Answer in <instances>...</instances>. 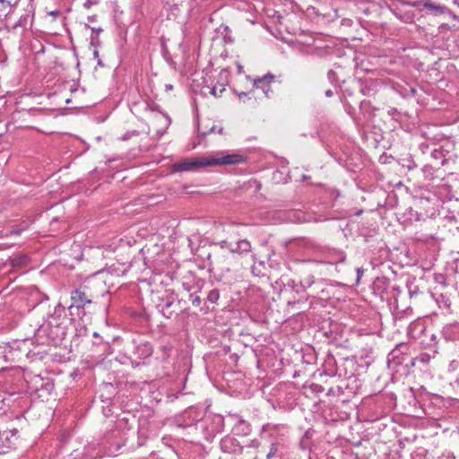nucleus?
I'll list each match as a JSON object with an SVG mask.
<instances>
[{"instance_id": "nucleus-1", "label": "nucleus", "mask_w": 459, "mask_h": 459, "mask_svg": "<svg viewBox=\"0 0 459 459\" xmlns=\"http://www.w3.org/2000/svg\"><path fill=\"white\" fill-rule=\"evenodd\" d=\"M82 285L94 304L100 303V299H105L109 294L106 281L99 274L88 277Z\"/></svg>"}, {"instance_id": "nucleus-2", "label": "nucleus", "mask_w": 459, "mask_h": 459, "mask_svg": "<svg viewBox=\"0 0 459 459\" xmlns=\"http://www.w3.org/2000/svg\"><path fill=\"white\" fill-rule=\"evenodd\" d=\"M260 443L258 440H252L247 446H240L239 442L232 437H225L221 441V448L224 453L228 454H252L255 455V459L257 457V449L259 448Z\"/></svg>"}, {"instance_id": "nucleus-3", "label": "nucleus", "mask_w": 459, "mask_h": 459, "mask_svg": "<svg viewBox=\"0 0 459 459\" xmlns=\"http://www.w3.org/2000/svg\"><path fill=\"white\" fill-rule=\"evenodd\" d=\"M33 0H18L14 3V12L19 14L17 25L22 28L31 26L34 19Z\"/></svg>"}, {"instance_id": "nucleus-4", "label": "nucleus", "mask_w": 459, "mask_h": 459, "mask_svg": "<svg viewBox=\"0 0 459 459\" xmlns=\"http://www.w3.org/2000/svg\"><path fill=\"white\" fill-rule=\"evenodd\" d=\"M176 299L177 297L171 293L161 299V300L164 302L163 305H158L159 307H160V311L166 318L176 317L186 310V307L181 306L182 299H178L177 301Z\"/></svg>"}, {"instance_id": "nucleus-5", "label": "nucleus", "mask_w": 459, "mask_h": 459, "mask_svg": "<svg viewBox=\"0 0 459 459\" xmlns=\"http://www.w3.org/2000/svg\"><path fill=\"white\" fill-rule=\"evenodd\" d=\"M210 166V157L203 156L193 159H184L173 164L174 171H195Z\"/></svg>"}, {"instance_id": "nucleus-6", "label": "nucleus", "mask_w": 459, "mask_h": 459, "mask_svg": "<svg viewBox=\"0 0 459 459\" xmlns=\"http://www.w3.org/2000/svg\"><path fill=\"white\" fill-rule=\"evenodd\" d=\"M84 287L81 284L80 287L71 292L72 304L69 306L68 310L71 315L74 314V309L84 308L88 304H94Z\"/></svg>"}, {"instance_id": "nucleus-7", "label": "nucleus", "mask_w": 459, "mask_h": 459, "mask_svg": "<svg viewBox=\"0 0 459 459\" xmlns=\"http://www.w3.org/2000/svg\"><path fill=\"white\" fill-rule=\"evenodd\" d=\"M247 158L239 153L221 154V156L210 157V166L238 165L244 163Z\"/></svg>"}, {"instance_id": "nucleus-8", "label": "nucleus", "mask_w": 459, "mask_h": 459, "mask_svg": "<svg viewBox=\"0 0 459 459\" xmlns=\"http://www.w3.org/2000/svg\"><path fill=\"white\" fill-rule=\"evenodd\" d=\"M274 75L271 73L264 75L263 77H258L254 80L253 86L256 89H261L264 95L269 98L270 94L273 93L271 90V82L273 81Z\"/></svg>"}, {"instance_id": "nucleus-9", "label": "nucleus", "mask_w": 459, "mask_h": 459, "mask_svg": "<svg viewBox=\"0 0 459 459\" xmlns=\"http://www.w3.org/2000/svg\"><path fill=\"white\" fill-rule=\"evenodd\" d=\"M408 350V346L403 343H400L397 345L389 354H388V363L394 364L395 366L401 365L403 362V356L405 351Z\"/></svg>"}, {"instance_id": "nucleus-10", "label": "nucleus", "mask_w": 459, "mask_h": 459, "mask_svg": "<svg viewBox=\"0 0 459 459\" xmlns=\"http://www.w3.org/2000/svg\"><path fill=\"white\" fill-rule=\"evenodd\" d=\"M251 250V244L247 239L238 240L234 244V247H230L231 253L243 254Z\"/></svg>"}, {"instance_id": "nucleus-11", "label": "nucleus", "mask_w": 459, "mask_h": 459, "mask_svg": "<svg viewBox=\"0 0 459 459\" xmlns=\"http://www.w3.org/2000/svg\"><path fill=\"white\" fill-rule=\"evenodd\" d=\"M251 425L242 419H239L234 427L237 435L247 436L251 433Z\"/></svg>"}, {"instance_id": "nucleus-12", "label": "nucleus", "mask_w": 459, "mask_h": 459, "mask_svg": "<svg viewBox=\"0 0 459 459\" xmlns=\"http://www.w3.org/2000/svg\"><path fill=\"white\" fill-rule=\"evenodd\" d=\"M10 265L13 268L21 269L25 267L29 263V257L27 255H20L13 257L9 260Z\"/></svg>"}, {"instance_id": "nucleus-13", "label": "nucleus", "mask_w": 459, "mask_h": 459, "mask_svg": "<svg viewBox=\"0 0 459 459\" xmlns=\"http://www.w3.org/2000/svg\"><path fill=\"white\" fill-rule=\"evenodd\" d=\"M152 346L149 342H145L136 346L135 353L139 357L147 358L152 354Z\"/></svg>"}, {"instance_id": "nucleus-14", "label": "nucleus", "mask_w": 459, "mask_h": 459, "mask_svg": "<svg viewBox=\"0 0 459 459\" xmlns=\"http://www.w3.org/2000/svg\"><path fill=\"white\" fill-rule=\"evenodd\" d=\"M11 13H14V4L10 0H0V18L6 17Z\"/></svg>"}, {"instance_id": "nucleus-15", "label": "nucleus", "mask_w": 459, "mask_h": 459, "mask_svg": "<svg viewBox=\"0 0 459 459\" xmlns=\"http://www.w3.org/2000/svg\"><path fill=\"white\" fill-rule=\"evenodd\" d=\"M431 159H432L431 163H437L438 169L441 166H444L447 162V160L445 158L443 152L440 150H434L431 152Z\"/></svg>"}, {"instance_id": "nucleus-16", "label": "nucleus", "mask_w": 459, "mask_h": 459, "mask_svg": "<svg viewBox=\"0 0 459 459\" xmlns=\"http://www.w3.org/2000/svg\"><path fill=\"white\" fill-rule=\"evenodd\" d=\"M91 45L93 47H97L100 45L99 34L102 32L101 28H91Z\"/></svg>"}, {"instance_id": "nucleus-17", "label": "nucleus", "mask_w": 459, "mask_h": 459, "mask_svg": "<svg viewBox=\"0 0 459 459\" xmlns=\"http://www.w3.org/2000/svg\"><path fill=\"white\" fill-rule=\"evenodd\" d=\"M9 432L7 430L0 431V449L9 446Z\"/></svg>"}, {"instance_id": "nucleus-18", "label": "nucleus", "mask_w": 459, "mask_h": 459, "mask_svg": "<svg viewBox=\"0 0 459 459\" xmlns=\"http://www.w3.org/2000/svg\"><path fill=\"white\" fill-rule=\"evenodd\" d=\"M436 169H438V164L437 163H429V164H426L423 168H422V171L427 175V176H432L433 175V171L436 170Z\"/></svg>"}, {"instance_id": "nucleus-19", "label": "nucleus", "mask_w": 459, "mask_h": 459, "mask_svg": "<svg viewBox=\"0 0 459 459\" xmlns=\"http://www.w3.org/2000/svg\"><path fill=\"white\" fill-rule=\"evenodd\" d=\"M219 290L217 289H212V290L209 291L207 295V300L210 301L211 303H215L219 299Z\"/></svg>"}, {"instance_id": "nucleus-20", "label": "nucleus", "mask_w": 459, "mask_h": 459, "mask_svg": "<svg viewBox=\"0 0 459 459\" xmlns=\"http://www.w3.org/2000/svg\"><path fill=\"white\" fill-rule=\"evenodd\" d=\"M279 453V445L273 443L270 447V451L266 455L267 459H272Z\"/></svg>"}, {"instance_id": "nucleus-21", "label": "nucleus", "mask_w": 459, "mask_h": 459, "mask_svg": "<svg viewBox=\"0 0 459 459\" xmlns=\"http://www.w3.org/2000/svg\"><path fill=\"white\" fill-rule=\"evenodd\" d=\"M28 228V225L25 224L22 227L19 226H13L10 230V234L12 235H20L23 230H25Z\"/></svg>"}, {"instance_id": "nucleus-22", "label": "nucleus", "mask_w": 459, "mask_h": 459, "mask_svg": "<svg viewBox=\"0 0 459 459\" xmlns=\"http://www.w3.org/2000/svg\"><path fill=\"white\" fill-rule=\"evenodd\" d=\"M314 283V276L311 274L307 275L303 280H301V285L303 287H310Z\"/></svg>"}, {"instance_id": "nucleus-23", "label": "nucleus", "mask_w": 459, "mask_h": 459, "mask_svg": "<svg viewBox=\"0 0 459 459\" xmlns=\"http://www.w3.org/2000/svg\"><path fill=\"white\" fill-rule=\"evenodd\" d=\"M207 259L210 261L209 265L212 267H221V261L214 257V259H212V255L209 254L207 255Z\"/></svg>"}, {"instance_id": "nucleus-24", "label": "nucleus", "mask_w": 459, "mask_h": 459, "mask_svg": "<svg viewBox=\"0 0 459 459\" xmlns=\"http://www.w3.org/2000/svg\"><path fill=\"white\" fill-rule=\"evenodd\" d=\"M224 91H225L224 86H223V85H221V89H220L219 93H217V92H218V90H217L216 86L212 87V88L211 89V91H210V92H211V94H212V95H213V96H215V97H221V94H222V92H223Z\"/></svg>"}, {"instance_id": "nucleus-25", "label": "nucleus", "mask_w": 459, "mask_h": 459, "mask_svg": "<svg viewBox=\"0 0 459 459\" xmlns=\"http://www.w3.org/2000/svg\"><path fill=\"white\" fill-rule=\"evenodd\" d=\"M424 7L429 9V10H437V9H439V6L436 5L433 2H431L430 0H427L425 1L424 3Z\"/></svg>"}, {"instance_id": "nucleus-26", "label": "nucleus", "mask_w": 459, "mask_h": 459, "mask_svg": "<svg viewBox=\"0 0 459 459\" xmlns=\"http://www.w3.org/2000/svg\"><path fill=\"white\" fill-rule=\"evenodd\" d=\"M189 299L194 306L198 307L201 304V299L199 296L189 294Z\"/></svg>"}, {"instance_id": "nucleus-27", "label": "nucleus", "mask_w": 459, "mask_h": 459, "mask_svg": "<svg viewBox=\"0 0 459 459\" xmlns=\"http://www.w3.org/2000/svg\"><path fill=\"white\" fill-rule=\"evenodd\" d=\"M459 328V325H449V326H446L444 330V333L447 336L448 335V333L449 331L453 332L454 329H458Z\"/></svg>"}, {"instance_id": "nucleus-28", "label": "nucleus", "mask_w": 459, "mask_h": 459, "mask_svg": "<svg viewBox=\"0 0 459 459\" xmlns=\"http://www.w3.org/2000/svg\"><path fill=\"white\" fill-rule=\"evenodd\" d=\"M65 312V307L62 305H57L55 308V314L58 315V316H61L62 313Z\"/></svg>"}, {"instance_id": "nucleus-29", "label": "nucleus", "mask_w": 459, "mask_h": 459, "mask_svg": "<svg viewBox=\"0 0 459 459\" xmlns=\"http://www.w3.org/2000/svg\"><path fill=\"white\" fill-rule=\"evenodd\" d=\"M221 248H228L230 250V247H234V245L229 243L227 240H223L221 242Z\"/></svg>"}, {"instance_id": "nucleus-30", "label": "nucleus", "mask_w": 459, "mask_h": 459, "mask_svg": "<svg viewBox=\"0 0 459 459\" xmlns=\"http://www.w3.org/2000/svg\"><path fill=\"white\" fill-rule=\"evenodd\" d=\"M364 273V270L362 268H358L357 269V281L359 282V279L361 278V276L363 275Z\"/></svg>"}, {"instance_id": "nucleus-31", "label": "nucleus", "mask_w": 459, "mask_h": 459, "mask_svg": "<svg viewBox=\"0 0 459 459\" xmlns=\"http://www.w3.org/2000/svg\"><path fill=\"white\" fill-rule=\"evenodd\" d=\"M97 3V0H87V3H85V6L89 7L91 6V4H96Z\"/></svg>"}, {"instance_id": "nucleus-32", "label": "nucleus", "mask_w": 459, "mask_h": 459, "mask_svg": "<svg viewBox=\"0 0 459 459\" xmlns=\"http://www.w3.org/2000/svg\"><path fill=\"white\" fill-rule=\"evenodd\" d=\"M49 14L54 16V17H56L58 15H60V11L56 10V11L50 12Z\"/></svg>"}, {"instance_id": "nucleus-33", "label": "nucleus", "mask_w": 459, "mask_h": 459, "mask_svg": "<svg viewBox=\"0 0 459 459\" xmlns=\"http://www.w3.org/2000/svg\"><path fill=\"white\" fill-rule=\"evenodd\" d=\"M9 432V434H11L12 436H14L17 434L18 430L16 429H9L7 430Z\"/></svg>"}, {"instance_id": "nucleus-34", "label": "nucleus", "mask_w": 459, "mask_h": 459, "mask_svg": "<svg viewBox=\"0 0 459 459\" xmlns=\"http://www.w3.org/2000/svg\"><path fill=\"white\" fill-rule=\"evenodd\" d=\"M333 91H332V90H327V91H325V95H326L327 97H332V96H333Z\"/></svg>"}, {"instance_id": "nucleus-35", "label": "nucleus", "mask_w": 459, "mask_h": 459, "mask_svg": "<svg viewBox=\"0 0 459 459\" xmlns=\"http://www.w3.org/2000/svg\"><path fill=\"white\" fill-rule=\"evenodd\" d=\"M93 55L95 58H99V51L97 49L94 50Z\"/></svg>"}, {"instance_id": "nucleus-36", "label": "nucleus", "mask_w": 459, "mask_h": 459, "mask_svg": "<svg viewBox=\"0 0 459 459\" xmlns=\"http://www.w3.org/2000/svg\"><path fill=\"white\" fill-rule=\"evenodd\" d=\"M327 394H328V395L334 394V391H333V388H330V389L328 390V392H327Z\"/></svg>"}, {"instance_id": "nucleus-37", "label": "nucleus", "mask_w": 459, "mask_h": 459, "mask_svg": "<svg viewBox=\"0 0 459 459\" xmlns=\"http://www.w3.org/2000/svg\"><path fill=\"white\" fill-rule=\"evenodd\" d=\"M316 392H322L324 390V388L322 386H319L315 389Z\"/></svg>"}, {"instance_id": "nucleus-38", "label": "nucleus", "mask_w": 459, "mask_h": 459, "mask_svg": "<svg viewBox=\"0 0 459 459\" xmlns=\"http://www.w3.org/2000/svg\"><path fill=\"white\" fill-rule=\"evenodd\" d=\"M98 65H101V66L103 65V64H102V62H101V60L100 58H98Z\"/></svg>"}, {"instance_id": "nucleus-39", "label": "nucleus", "mask_w": 459, "mask_h": 459, "mask_svg": "<svg viewBox=\"0 0 459 459\" xmlns=\"http://www.w3.org/2000/svg\"><path fill=\"white\" fill-rule=\"evenodd\" d=\"M186 301L182 299L181 306L186 307Z\"/></svg>"}, {"instance_id": "nucleus-40", "label": "nucleus", "mask_w": 459, "mask_h": 459, "mask_svg": "<svg viewBox=\"0 0 459 459\" xmlns=\"http://www.w3.org/2000/svg\"><path fill=\"white\" fill-rule=\"evenodd\" d=\"M245 95H246V93H245V92H241V93L239 94V97H244Z\"/></svg>"}, {"instance_id": "nucleus-41", "label": "nucleus", "mask_w": 459, "mask_h": 459, "mask_svg": "<svg viewBox=\"0 0 459 459\" xmlns=\"http://www.w3.org/2000/svg\"><path fill=\"white\" fill-rule=\"evenodd\" d=\"M288 304L289 305H292V304L294 305V304H296V302L295 301L294 302L289 301Z\"/></svg>"}, {"instance_id": "nucleus-42", "label": "nucleus", "mask_w": 459, "mask_h": 459, "mask_svg": "<svg viewBox=\"0 0 459 459\" xmlns=\"http://www.w3.org/2000/svg\"><path fill=\"white\" fill-rule=\"evenodd\" d=\"M88 19L91 22L94 20L93 17H89Z\"/></svg>"}]
</instances>
